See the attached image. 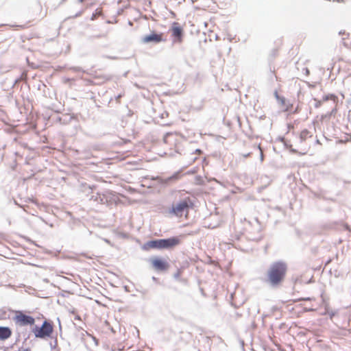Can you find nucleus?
<instances>
[{
	"label": "nucleus",
	"mask_w": 351,
	"mask_h": 351,
	"mask_svg": "<svg viewBox=\"0 0 351 351\" xmlns=\"http://www.w3.org/2000/svg\"><path fill=\"white\" fill-rule=\"evenodd\" d=\"M287 271L285 263L278 261L274 263L267 271V282L273 287H278L284 281Z\"/></svg>",
	"instance_id": "f257e3e1"
},
{
	"label": "nucleus",
	"mask_w": 351,
	"mask_h": 351,
	"mask_svg": "<svg viewBox=\"0 0 351 351\" xmlns=\"http://www.w3.org/2000/svg\"><path fill=\"white\" fill-rule=\"evenodd\" d=\"M181 240L178 237H173L168 239H162L151 241L147 243V245L150 248L158 250L173 249L176 246L180 245Z\"/></svg>",
	"instance_id": "f03ea898"
},
{
	"label": "nucleus",
	"mask_w": 351,
	"mask_h": 351,
	"mask_svg": "<svg viewBox=\"0 0 351 351\" xmlns=\"http://www.w3.org/2000/svg\"><path fill=\"white\" fill-rule=\"evenodd\" d=\"M32 332L36 337L45 339L52 335L53 332V326L51 322L45 320L40 327H35Z\"/></svg>",
	"instance_id": "7ed1b4c3"
},
{
	"label": "nucleus",
	"mask_w": 351,
	"mask_h": 351,
	"mask_svg": "<svg viewBox=\"0 0 351 351\" xmlns=\"http://www.w3.org/2000/svg\"><path fill=\"white\" fill-rule=\"evenodd\" d=\"M13 319L16 324L21 326H32L35 323V319L33 317L27 315L21 311L15 312Z\"/></svg>",
	"instance_id": "20e7f679"
},
{
	"label": "nucleus",
	"mask_w": 351,
	"mask_h": 351,
	"mask_svg": "<svg viewBox=\"0 0 351 351\" xmlns=\"http://www.w3.org/2000/svg\"><path fill=\"white\" fill-rule=\"evenodd\" d=\"M189 199H184L172 206L171 213L177 217H181L183 215L187 216L189 208Z\"/></svg>",
	"instance_id": "39448f33"
},
{
	"label": "nucleus",
	"mask_w": 351,
	"mask_h": 351,
	"mask_svg": "<svg viewBox=\"0 0 351 351\" xmlns=\"http://www.w3.org/2000/svg\"><path fill=\"white\" fill-rule=\"evenodd\" d=\"M165 40L166 39L164 38L163 33H157L156 32H152L149 35H146L142 38V42L143 43H152L158 44Z\"/></svg>",
	"instance_id": "423d86ee"
},
{
	"label": "nucleus",
	"mask_w": 351,
	"mask_h": 351,
	"mask_svg": "<svg viewBox=\"0 0 351 351\" xmlns=\"http://www.w3.org/2000/svg\"><path fill=\"white\" fill-rule=\"evenodd\" d=\"M170 31L173 38V42L178 43L182 42L183 29L178 23H173Z\"/></svg>",
	"instance_id": "0eeeda50"
},
{
	"label": "nucleus",
	"mask_w": 351,
	"mask_h": 351,
	"mask_svg": "<svg viewBox=\"0 0 351 351\" xmlns=\"http://www.w3.org/2000/svg\"><path fill=\"white\" fill-rule=\"evenodd\" d=\"M150 261L152 267L156 271H166L169 267L168 262L162 258L154 257Z\"/></svg>",
	"instance_id": "6e6552de"
},
{
	"label": "nucleus",
	"mask_w": 351,
	"mask_h": 351,
	"mask_svg": "<svg viewBox=\"0 0 351 351\" xmlns=\"http://www.w3.org/2000/svg\"><path fill=\"white\" fill-rule=\"evenodd\" d=\"M331 101L332 103V108L330 112L322 116V119L324 118L330 119L332 116L335 117L337 112V106L338 103V98L336 95L330 94L325 96L323 98V101Z\"/></svg>",
	"instance_id": "1a4fd4ad"
},
{
	"label": "nucleus",
	"mask_w": 351,
	"mask_h": 351,
	"mask_svg": "<svg viewBox=\"0 0 351 351\" xmlns=\"http://www.w3.org/2000/svg\"><path fill=\"white\" fill-rule=\"evenodd\" d=\"M12 335L10 329L8 327H0V339H6Z\"/></svg>",
	"instance_id": "9d476101"
},
{
	"label": "nucleus",
	"mask_w": 351,
	"mask_h": 351,
	"mask_svg": "<svg viewBox=\"0 0 351 351\" xmlns=\"http://www.w3.org/2000/svg\"><path fill=\"white\" fill-rule=\"evenodd\" d=\"M310 136V132L307 130H304L300 133V137L302 139H306Z\"/></svg>",
	"instance_id": "9b49d317"
},
{
	"label": "nucleus",
	"mask_w": 351,
	"mask_h": 351,
	"mask_svg": "<svg viewBox=\"0 0 351 351\" xmlns=\"http://www.w3.org/2000/svg\"><path fill=\"white\" fill-rule=\"evenodd\" d=\"M19 27H20L21 29H25V25H19Z\"/></svg>",
	"instance_id": "f8f14e48"
},
{
	"label": "nucleus",
	"mask_w": 351,
	"mask_h": 351,
	"mask_svg": "<svg viewBox=\"0 0 351 351\" xmlns=\"http://www.w3.org/2000/svg\"><path fill=\"white\" fill-rule=\"evenodd\" d=\"M196 152H197V153H200L201 151L199 149H197Z\"/></svg>",
	"instance_id": "ddd939ff"
},
{
	"label": "nucleus",
	"mask_w": 351,
	"mask_h": 351,
	"mask_svg": "<svg viewBox=\"0 0 351 351\" xmlns=\"http://www.w3.org/2000/svg\"><path fill=\"white\" fill-rule=\"evenodd\" d=\"M79 1H80V2H83V1H84V0H79Z\"/></svg>",
	"instance_id": "4468645a"
}]
</instances>
